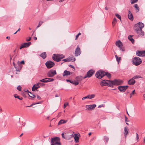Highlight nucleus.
<instances>
[{
    "label": "nucleus",
    "instance_id": "obj_53",
    "mask_svg": "<svg viewBox=\"0 0 145 145\" xmlns=\"http://www.w3.org/2000/svg\"><path fill=\"white\" fill-rule=\"evenodd\" d=\"M61 136L63 138L65 139V135H64V133H63L61 134Z\"/></svg>",
    "mask_w": 145,
    "mask_h": 145
},
{
    "label": "nucleus",
    "instance_id": "obj_23",
    "mask_svg": "<svg viewBox=\"0 0 145 145\" xmlns=\"http://www.w3.org/2000/svg\"><path fill=\"white\" fill-rule=\"evenodd\" d=\"M70 74L71 72L69 71L65 70L64 72L63 75V76H67L70 75Z\"/></svg>",
    "mask_w": 145,
    "mask_h": 145
},
{
    "label": "nucleus",
    "instance_id": "obj_44",
    "mask_svg": "<svg viewBox=\"0 0 145 145\" xmlns=\"http://www.w3.org/2000/svg\"><path fill=\"white\" fill-rule=\"evenodd\" d=\"M138 0H131V4H134L137 2Z\"/></svg>",
    "mask_w": 145,
    "mask_h": 145
},
{
    "label": "nucleus",
    "instance_id": "obj_17",
    "mask_svg": "<svg viewBox=\"0 0 145 145\" xmlns=\"http://www.w3.org/2000/svg\"><path fill=\"white\" fill-rule=\"evenodd\" d=\"M79 136L80 135H78V134L76 133L74 135H73V137L74 138V141L76 142H79Z\"/></svg>",
    "mask_w": 145,
    "mask_h": 145
},
{
    "label": "nucleus",
    "instance_id": "obj_38",
    "mask_svg": "<svg viewBox=\"0 0 145 145\" xmlns=\"http://www.w3.org/2000/svg\"><path fill=\"white\" fill-rule=\"evenodd\" d=\"M43 23V22L42 21H40L38 25L37 26V27H36V29H37L38 27H40L41 25Z\"/></svg>",
    "mask_w": 145,
    "mask_h": 145
},
{
    "label": "nucleus",
    "instance_id": "obj_29",
    "mask_svg": "<svg viewBox=\"0 0 145 145\" xmlns=\"http://www.w3.org/2000/svg\"><path fill=\"white\" fill-rule=\"evenodd\" d=\"M69 58L70 60V61H74L75 60V58L73 56H71L69 57Z\"/></svg>",
    "mask_w": 145,
    "mask_h": 145
},
{
    "label": "nucleus",
    "instance_id": "obj_10",
    "mask_svg": "<svg viewBox=\"0 0 145 145\" xmlns=\"http://www.w3.org/2000/svg\"><path fill=\"white\" fill-rule=\"evenodd\" d=\"M95 71L93 69H91L87 73L86 75L84 77V78H86L87 77H90L94 73Z\"/></svg>",
    "mask_w": 145,
    "mask_h": 145
},
{
    "label": "nucleus",
    "instance_id": "obj_39",
    "mask_svg": "<svg viewBox=\"0 0 145 145\" xmlns=\"http://www.w3.org/2000/svg\"><path fill=\"white\" fill-rule=\"evenodd\" d=\"M104 139L105 141L107 143L108 141L109 138H108L106 136H104Z\"/></svg>",
    "mask_w": 145,
    "mask_h": 145
},
{
    "label": "nucleus",
    "instance_id": "obj_33",
    "mask_svg": "<svg viewBox=\"0 0 145 145\" xmlns=\"http://www.w3.org/2000/svg\"><path fill=\"white\" fill-rule=\"evenodd\" d=\"M117 20L115 18H114L112 22V25L113 27H114L117 22Z\"/></svg>",
    "mask_w": 145,
    "mask_h": 145
},
{
    "label": "nucleus",
    "instance_id": "obj_12",
    "mask_svg": "<svg viewBox=\"0 0 145 145\" xmlns=\"http://www.w3.org/2000/svg\"><path fill=\"white\" fill-rule=\"evenodd\" d=\"M128 87L127 86H120L118 87V88L121 92H123L128 88Z\"/></svg>",
    "mask_w": 145,
    "mask_h": 145
},
{
    "label": "nucleus",
    "instance_id": "obj_56",
    "mask_svg": "<svg viewBox=\"0 0 145 145\" xmlns=\"http://www.w3.org/2000/svg\"><path fill=\"white\" fill-rule=\"evenodd\" d=\"M31 37H29V39H26V41H29L31 40Z\"/></svg>",
    "mask_w": 145,
    "mask_h": 145
},
{
    "label": "nucleus",
    "instance_id": "obj_32",
    "mask_svg": "<svg viewBox=\"0 0 145 145\" xmlns=\"http://www.w3.org/2000/svg\"><path fill=\"white\" fill-rule=\"evenodd\" d=\"M22 67V66L20 64H18V68H16V71H20V70L21 69Z\"/></svg>",
    "mask_w": 145,
    "mask_h": 145
},
{
    "label": "nucleus",
    "instance_id": "obj_50",
    "mask_svg": "<svg viewBox=\"0 0 145 145\" xmlns=\"http://www.w3.org/2000/svg\"><path fill=\"white\" fill-rule=\"evenodd\" d=\"M81 33H79L77 35H76V39H76L79 36L81 35Z\"/></svg>",
    "mask_w": 145,
    "mask_h": 145
},
{
    "label": "nucleus",
    "instance_id": "obj_1",
    "mask_svg": "<svg viewBox=\"0 0 145 145\" xmlns=\"http://www.w3.org/2000/svg\"><path fill=\"white\" fill-rule=\"evenodd\" d=\"M144 27V24L142 23L139 22L135 24L134 29L137 34L139 35H144V31L142 30V28Z\"/></svg>",
    "mask_w": 145,
    "mask_h": 145
},
{
    "label": "nucleus",
    "instance_id": "obj_34",
    "mask_svg": "<svg viewBox=\"0 0 145 145\" xmlns=\"http://www.w3.org/2000/svg\"><path fill=\"white\" fill-rule=\"evenodd\" d=\"M14 96L15 98H18V99H19L20 100H22L23 99L22 97H20V96L18 95H17V94H14Z\"/></svg>",
    "mask_w": 145,
    "mask_h": 145
},
{
    "label": "nucleus",
    "instance_id": "obj_30",
    "mask_svg": "<svg viewBox=\"0 0 145 145\" xmlns=\"http://www.w3.org/2000/svg\"><path fill=\"white\" fill-rule=\"evenodd\" d=\"M128 134V130L127 129L126 127H124V134L125 135V137Z\"/></svg>",
    "mask_w": 145,
    "mask_h": 145
},
{
    "label": "nucleus",
    "instance_id": "obj_21",
    "mask_svg": "<svg viewBox=\"0 0 145 145\" xmlns=\"http://www.w3.org/2000/svg\"><path fill=\"white\" fill-rule=\"evenodd\" d=\"M84 79H85L84 77H83L82 76H78L76 77V82H78V81H81Z\"/></svg>",
    "mask_w": 145,
    "mask_h": 145
},
{
    "label": "nucleus",
    "instance_id": "obj_28",
    "mask_svg": "<svg viewBox=\"0 0 145 145\" xmlns=\"http://www.w3.org/2000/svg\"><path fill=\"white\" fill-rule=\"evenodd\" d=\"M67 121V120H61L58 122V125H59L61 124L65 123Z\"/></svg>",
    "mask_w": 145,
    "mask_h": 145
},
{
    "label": "nucleus",
    "instance_id": "obj_7",
    "mask_svg": "<svg viewBox=\"0 0 145 145\" xmlns=\"http://www.w3.org/2000/svg\"><path fill=\"white\" fill-rule=\"evenodd\" d=\"M104 71H99L95 74L96 77L99 79H100L104 76Z\"/></svg>",
    "mask_w": 145,
    "mask_h": 145
},
{
    "label": "nucleus",
    "instance_id": "obj_60",
    "mask_svg": "<svg viewBox=\"0 0 145 145\" xmlns=\"http://www.w3.org/2000/svg\"><path fill=\"white\" fill-rule=\"evenodd\" d=\"M25 63H24V60H23L22 61L20 62V64H24Z\"/></svg>",
    "mask_w": 145,
    "mask_h": 145
},
{
    "label": "nucleus",
    "instance_id": "obj_18",
    "mask_svg": "<svg viewBox=\"0 0 145 145\" xmlns=\"http://www.w3.org/2000/svg\"><path fill=\"white\" fill-rule=\"evenodd\" d=\"M73 134L69 135L68 134H65V139L67 140H69L71 138H73Z\"/></svg>",
    "mask_w": 145,
    "mask_h": 145
},
{
    "label": "nucleus",
    "instance_id": "obj_24",
    "mask_svg": "<svg viewBox=\"0 0 145 145\" xmlns=\"http://www.w3.org/2000/svg\"><path fill=\"white\" fill-rule=\"evenodd\" d=\"M40 87V86L38 85H37V83L36 85H34L33 87L32 90L33 91H35L36 89Z\"/></svg>",
    "mask_w": 145,
    "mask_h": 145
},
{
    "label": "nucleus",
    "instance_id": "obj_42",
    "mask_svg": "<svg viewBox=\"0 0 145 145\" xmlns=\"http://www.w3.org/2000/svg\"><path fill=\"white\" fill-rule=\"evenodd\" d=\"M29 92L31 94V95H29V96L30 97H31L33 98H34L36 96L35 95L33 94H32L31 93V92Z\"/></svg>",
    "mask_w": 145,
    "mask_h": 145
},
{
    "label": "nucleus",
    "instance_id": "obj_36",
    "mask_svg": "<svg viewBox=\"0 0 145 145\" xmlns=\"http://www.w3.org/2000/svg\"><path fill=\"white\" fill-rule=\"evenodd\" d=\"M41 103V102H38V103H32L30 105V106H26V107H31L32 106L34 105H36V104H39L40 103Z\"/></svg>",
    "mask_w": 145,
    "mask_h": 145
},
{
    "label": "nucleus",
    "instance_id": "obj_14",
    "mask_svg": "<svg viewBox=\"0 0 145 145\" xmlns=\"http://www.w3.org/2000/svg\"><path fill=\"white\" fill-rule=\"evenodd\" d=\"M54 80V79L53 78H45L42 80H40L39 81L42 82L46 83L53 81Z\"/></svg>",
    "mask_w": 145,
    "mask_h": 145
},
{
    "label": "nucleus",
    "instance_id": "obj_35",
    "mask_svg": "<svg viewBox=\"0 0 145 145\" xmlns=\"http://www.w3.org/2000/svg\"><path fill=\"white\" fill-rule=\"evenodd\" d=\"M134 7L136 9V12H138L139 11V7H138V5L137 4H135L134 5Z\"/></svg>",
    "mask_w": 145,
    "mask_h": 145
},
{
    "label": "nucleus",
    "instance_id": "obj_46",
    "mask_svg": "<svg viewBox=\"0 0 145 145\" xmlns=\"http://www.w3.org/2000/svg\"><path fill=\"white\" fill-rule=\"evenodd\" d=\"M135 93V90H134L132 92V93H131V94H130V98H131L132 95H134Z\"/></svg>",
    "mask_w": 145,
    "mask_h": 145
},
{
    "label": "nucleus",
    "instance_id": "obj_27",
    "mask_svg": "<svg viewBox=\"0 0 145 145\" xmlns=\"http://www.w3.org/2000/svg\"><path fill=\"white\" fill-rule=\"evenodd\" d=\"M128 39L133 44L134 43V40L132 38V36L131 35H129L128 37Z\"/></svg>",
    "mask_w": 145,
    "mask_h": 145
},
{
    "label": "nucleus",
    "instance_id": "obj_19",
    "mask_svg": "<svg viewBox=\"0 0 145 145\" xmlns=\"http://www.w3.org/2000/svg\"><path fill=\"white\" fill-rule=\"evenodd\" d=\"M66 81L68 82H70V83L74 85L75 86H76L78 84L79 82H76V81H73L72 80H69L67 79Z\"/></svg>",
    "mask_w": 145,
    "mask_h": 145
},
{
    "label": "nucleus",
    "instance_id": "obj_52",
    "mask_svg": "<svg viewBox=\"0 0 145 145\" xmlns=\"http://www.w3.org/2000/svg\"><path fill=\"white\" fill-rule=\"evenodd\" d=\"M68 104V103H64V106H63V107H64V108H66V107L67 106V105Z\"/></svg>",
    "mask_w": 145,
    "mask_h": 145
},
{
    "label": "nucleus",
    "instance_id": "obj_2",
    "mask_svg": "<svg viewBox=\"0 0 145 145\" xmlns=\"http://www.w3.org/2000/svg\"><path fill=\"white\" fill-rule=\"evenodd\" d=\"M51 145H61L60 139L58 137H56L51 139Z\"/></svg>",
    "mask_w": 145,
    "mask_h": 145
},
{
    "label": "nucleus",
    "instance_id": "obj_9",
    "mask_svg": "<svg viewBox=\"0 0 145 145\" xmlns=\"http://www.w3.org/2000/svg\"><path fill=\"white\" fill-rule=\"evenodd\" d=\"M56 74V72L55 70H51L48 72L47 75L49 77H52Z\"/></svg>",
    "mask_w": 145,
    "mask_h": 145
},
{
    "label": "nucleus",
    "instance_id": "obj_40",
    "mask_svg": "<svg viewBox=\"0 0 145 145\" xmlns=\"http://www.w3.org/2000/svg\"><path fill=\"white\" fill-rule=\"evenodd\" d=\"M95 97V95L94 94H92L91 95H89V99H92V98H94Z\"/></svg>",
    "mask_w": 145,
    "mask_h": 145
},
{
    "label": "nucleus",
    "instance_id": "obj_5",
    "mask_svg": "<svg viewBox=\"0 0 145 145\" xmlns=\"http://www.w3.org/2000/svg\"><path fill=\"white\" fill-rule=\"evenodd\" d=\"M112 82L110 80H103L101 82L100 85L102 86H108L112 87Z\"/></svg>",
    "mask_w": 145,
    "mask_h": 145
},
{
    "label": "nucleus",
    "instance_id": "obj_8",
    "mask_svg": "<svg viewBox=\"0 0 145 145\" xmlns=\"http://www.w3.org/2000/svg\"><path fill=\"white\" fill-rule=\"evenodd\" d=\"M45 65L48 69H50L53 67L55 65V63L51 61H47L45 63Z\"/></svg>",
    "mask_w": 145,
    "mask_h": 145
},
{
    "label": "nucleus",
    "instance_id": "obj_57",
    "mask_svg": "<svg viewBox=\"0 0 145 145\" xmlns=\"http://www.w3.org/2000/svg\"><path fill=\"white\" fill-rule=\"evenodd\" d=\"M69 67H71V68H73V69H74V66L73 65H70V64L69 65Z\"/></svg>",
    "mask_w": 145,
    "mask_h": 145
},
{
    "label": "nucleus",
    "instance_id": "obj_22",
    "mask_svg": "<svg viewBox=\"0 0 145 145\" xmlns=\"http://www.w3.org/2000/svg\"><path fill=\"white\" fill-rule=\"evenodd\" d=\"M116 44L119 48L122 47V42L120 40L116 42Z\"/></svg>",
    "mask_w": 145,
    "mask_h": 145
},
{
    "label": "nucleus",
    "instance_id": "obj_55",
    "mask_svg": "<svg viewBox=\"0 0 145 145\" xmlns=\"http://www.w3.org/2000/svg\"><path fill=\"white\" fill-rule=\"evenodd\" d=\"M36 96L37 99L39 100H40L41 99V97L39 95H37Z\"/></svg>",
    "mask_w": 145,
    "mask_h": 145
},
{
    "label": "nucleus",
    "instance_id": "obj_49",
    "mask_svg": "<svg viewBox=\"0 0 145 145\" xmlns=\"http://www.w3.org/2000/svg\"><path fill=\"white\" fill-rule=\"evenodd\" d=\"M24 47H25V46H24V44H23L20 46V49H21L22 48H24Z\"/></svg>",
    "mask_w": 145,
    "mask_h": 145
},
{
    "label": "nucleus",
    "instance_id": "obj_6",
    "mask_svg": "<svg viewBox=\"0 0 145 145\" xmlns=\"http://www.w3.org/2000/svg\"><path fill=\"white\" fill-rule=\"evenodd\" d=\"M132 61L133 63L136 66L139 65L142 62L141 59L139 57L134 58Z\"/></svg>",
    "mask_w": 145,
    "mask_h": 145
},
{
    "label": "nucleus",
    "instance_id": "obj_62",
    "mask_svg": "<svg viewBox=\"0 0 145 145\" xmlns=\"http://www.w3.org/2000/svg\"><path fill=\"white\" fill-rule=\"evenodd\" d=\"M37 37H33V39L35 40H37Z\"/></svg>",
    "mask_w": 145,
    "mask_h": 145
},
{
    "label": "nucleus",
    "instance_id": "obj_37",
    "mask_svg": "<svg viewBox=\"0 0 145 145\" xmlns=\"http://www.w3.org/2000/svg\"><path fill=\"white\" fill-rule=\"evenodd\" d=\"M115 57L116 59V61H117L119 63L120 61L121 60V57H118L117 55L115 56Z\"/></svg>",
    "mask_w": 145,
    "mask_h": 145
},
{
    "label": "nucleus",
    "instance_id": "obj_20",
    "mask_svg": "<svg viewBox=\"0 0 145 145\" xmlns=\"http://www.w3.org/2000/svg\"><path fill=\"white\" fill-rule=\"evenodd\" d=\"M129 12L128 14V18L131 20L132 21L133 19V15L131 13V12L130 10H129Z\"/></svg>",
    "mask_w": 145,
    "mask_h": 145
},
{
    "label": "nucleus",
    "instance_id": "obj_48",
    "mask_svg": "<svg viewBox=\"0 0 145 145\" xmlns=\"http://www.w3.org/2000/svg\"><path fill=\"white\" fill-rule=\"evenodd\" d=\"M89 95L86 96V97H83L82 98V100H84L86 99H89Z\"/></svg>",
    "mask_w": 145,
    "mask_h": 145
},
{
    "label": "nucleus",
    "instance_id": "obj_64",
    "mask_svg": "<svg viewBox=\"0 0 145 145\" xmlns=\"http://www.w3.org/2000/svg\"><path fill=\"white\" fill-rule=\"evenodd\" d=\"M6 38L7 39H10V37H6Z\"/></svg>",
    "mask_w": 145,
    "mask_h": 145
},
{
    "label": "nucleus",
    "instance_id": "obj_3",
    "mask_svg": "<svg viewBox=\"0 0 145 145\" xmlns=\"http://www.w3.org/2000/svg\"><path fill=\"white\" fill-rule=\"evenodd\" d=\"M65 57V56L62 54H54L52 57V58L56 62H59Z\"/></svg>",
    "mask_w": 145,
    "mask_h": 145
},
{
    "label": "nucleus",
    "instance_id": "obj_13",
    "mask_svg": "<svg viewBox=\"0 0 145 145\" xmlns=\"http://www.w3.org/2000/svg\"><path fill=\"white\" fill-rule=\"evenodd\" d=\"M136 55L139 56L145 57V50H137L136 51Z\"/></svg>",
    "mask_w": 145,
    "mask_h": 145
},
{
    "label": "nucleus",
    "instance_id": "obj_54",
    "mask_svg": "<svg viewBox=\"0 0 145 145\" xmlns=\"http://www.w3.org/2000/svg\"><path fill=\"white\" fill-rule=\"evenodd\" d=\"M102 107H104V105L102 104V105H99L98 106V108H101Z\"/></svg>",
    "mask_w": 145,
    "mask_h": 145
},
{
    "label": "nucleus",
    "instance_id": "obj_26",
    "mask_svg": "<svg viewBox=\"0 0 145 145\" xmlns=\"http://www.w3.org/2000/svg\"><path fill=\"white\" fill-rule=\"evenodd\" d=\"M40 56L43 59L46 58V53L45 52H44L41 53L40 55Z\"/></svg>",
    "mask_w": 145,
    "mask_h": 145
},
{
    "label": "nucleus",
    "instance_id": "obj_63",
    "mask_svg": "<svg viewBox=\"0 0 145 145\" xmlns=\"http://www.w3.org/2000/svg\"><path fill=\"white\" fill-rule=\"evenodd\" d=\"M76 115V114H74L72 116V118H73L74 117V116Z\"/></svg>",
    "mask_w": 145,
    "mask_h": 145
},
{
    "label": "nucleus",
    "instance_id": "obj_59",
    "mask_svg": "<svg viewBox=\"0 0 145 145\" xmlns=\"http://www.w3.org/2000/svg\"><path fill=\"white\" fill-rule=\"evenodd\" d=\"M136 138L138 140L139 138V137L137 133H136Z\"/></svg>",
    "mask_w": 145,
    "mask_h": 145
},
{
    "label": "nucleus",
    "instance_id": "obj_15",
    "mask_svg": "<svg viewBox=\"0 0 145 145\" xmlns=\"http://www.w3.org/2000/svg\"><path fill=\"white\" fill-rule=\"evenodd\" d=\"M96 105L95 104L92 105H87L86 106V108L89 110H91L96 107Z\"/></svg>",
    "mask_w": 145,
    "mask_h": 145
},
{
    "label": "nucleus",
    "instance_id": "obj_58",
    "mask_svg": "<svg viewBox=\"0 0 145 145\" xmlns=\"http://www.w3.org/2000/svg\"><path fill=\"white\" fill-rule=\"evenodd\" d=\"M127 117H126L125 116V122H128L129 121H127Z\"/></svg>",
    "mask_w": 145,
    "mask_h": 145
},
{
    "label": "nucleus",
    "instance_id": "obj_61",
    "mask_svg": "<svg viewBox=\"0 0 145 145\" xmlns=\"http://www.w3.org/2000/svg\"><path fill=\"white\" fill-rule=\"evenodd\" d=\"M13 66H14V67L16 69L17 67L15 66V63L14 62H13Z\"/></svg>",
    "mask_w": 145,
    "mask_h": 145
},
{
    "label": "nucleus",
    "instance_id": "obj_4",
    "mask_svg": "<svg viewBox=\"0 0 145 145\" xmlns=\"http://www.w3.org/2000/svg\"><path fill=\"white\" fill-rule=\"evenodd\" d=\"M141 78H142V77L140 75H136L134 76L132 78L128 81V84L129 85H133L136 83V81L135 80V79Z\"/></svg>",
    "mask_w": 145,
    "mask_h": 145
},
{
    "label": "nucleus",
    "instance_id": "obj_51",
    "mask_svg": "<svg viewBox=\"0 0 145 145\" xmlns=\"http://www.w3.org/2000/svg\"><path fill=\"white\" fill-rule=\"evenodd\" d=\"M120 50H121L122 51H125V49L124 48H122L121 47V48H120Z\"/></svg>",
    "mask_w": 145,
    "mask_h": 145
},
{
    "label": "nucleus",
    "instance_id": "obj_45",
    "mask_svg": "<svg viewBox=\"0 0 145 145\" xmlns=\"http://www.w3.org/2000/svg\"><path fill=\"white\" fill-rule=\"evenodd\" d=\"M37 85H40L41 86H42L45 85V84L44 83H41L39 82L37 83Z\"/></svg>",
    "mask_w": 145,
    "mask_h": 145
},
{
    "label": "nucleus",
    "instance_id": "obj_16",
    "mask_svg": "<svg viewBox=\"0 0 145 145\" xmlns=\"http://www.w3.org/2000/svg\"><path fill=\"white\" fill-rule=\"evenodd\" d=\"M81 52L79 47L78 46L77 48H76L75 51V55L76 56H78L81 54Z\"/></svg>",
    "mask_w": 145,
    "mask_h": 145
},
{
    "label": "nucleus",
    "instance_id": "obj_31",
    "mask_svg": "<svg viewBox=\"0 0 145 145\" xmlns=\"http://www.w3.org/2000/svg\"><path fill=\"white\" fill-rule=\"evenodd\" d=\"M25 47H28L31 44V42H28L27 43H23Z\"/></svg>",
    "mask_w": 145,
    "mask_h": 145
},
{
    "label": "nucleus",
    "instance_id": "obj_25",
    "mask_svg": "<svg viewBox=\"0 0 145 145\" xmlns=\"http://www.w3.org/2000/svg\"><path fill=\"white\" fill-rule=\"evenodd\" d=\"M103 72L104 73V76H105L106 75L109 78H111V74L110 73L107 72H105L104 71V72Z\"/></svg>",
    "mask_w": 145,
    "mask_h": 145
},
{
    "label": "nucleus",
    "instance_id": "obj_43",
    "mask_svg": "<svg viewBox=\"0 0 145 145\" xmlns=\"http://www.w3.org/2000/svg\"><path fill=\"white\" fill-rule=\"evenodd\" d=\"M62 61L65 62H69L70 61V60L69 59V57L65 59L62 60Z\"/></svg>",
    "mask_w": 145,
    "mask_h": 145
},
{
    "label": "nucleus",
    "instance_id": "obj_41",
    "mask_svg": "<svg viewBox=\"0 0 145 145\" xmlns=\"http://www.w3.org/2000/svg\"><path fill=\"white\" fill-rule=\"evenodd\" d=\"M115 15L118 18H119L121 20V17L120 15H119L118 14H115Z\"/></svg>",
    "mask_w": 145,
    "mask_h": 145
},
{
    "label": "nucleus",
    "instance_id": "obj_47",
    "mask_svg": "<svg viewBox=\"0 0 145 145\" xmlns=\"http://www.w3.org/2000/svg\"><path fill=\"white\" fill-rule=\"evenodd\" d=\"M21 87L20 86H18L17 88V89L19 91H21Z\"/></svg>",
    "mask_w": 145,
    "mask_h": 145
},
{
    "label": "nucleus",
    "instance_id": "obj_11",
    "mask_svg": "<svg viewBox=\"0 0 145 145\" xmlns=\"http://www.w3.org/2000/svg\"><path fill=\"white\" fill-rule=\"evenodd\" d=\"M112 82V87L114 85H119L123 83V81L120 80L115 79L113 81H111Z\"/></svg>",
    "mask_w": 145,
    "mask_h": 145
}]
</instances>
